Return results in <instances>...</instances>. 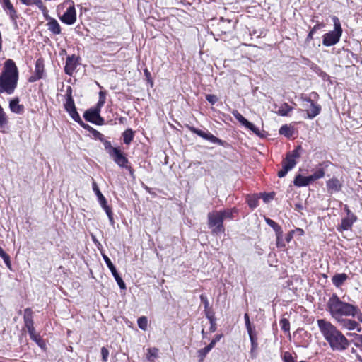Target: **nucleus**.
<instances>
[{
  "instance_id": "obj_16",
  "label": "nucleus",
  "mask_w": 362,
  "mask_h": 362,
  "mask_svg": "<svg viewBox=\"0 0 362 362\" xmlns=\"http://www.w3.org/2000/svg\"><path fill=\"white\" fill-rule=\"evenodd\" d=\"M192 131L195 133L196 134H197L198 136H201L202 138L206 139V140H208L209 141H211V143H214V144H222V141L221 139H219L218 138L216 137L215 136H214L212 134H211L210 132H205L202 130H200V129H196V128H192Z\"/></svg>"
},
{
  "instance_id": "obj_11",
  "label": "nucleus",
  "mask_w": 362,
  "mask_h": 362,
  "mask_svg": "<svg viewBox=\"0 0 362 362\" xmlns=\"http://www.w3.org/2000/svg\"><path fill=\"white\" fill-rule=\"evenodd\" d=\"M103 258L104 261L105 262L107 267L110 270V272H111L112 274L113 275L115 279L116 280L117 283L118 284L119 288L121 289H125L126 288L125 284L123 281L121 276L119 275L116 268L112 263L110 259L105 254H103Z\"/></svg>"
},
{
  "instance_id": "obj_64",
  "label": "nucleus",
  "mask_w": 362,
  "mask_h": 362,
  "mask_svg": "<svg viewBox=\"0 0 362 362\" xmlns=\"http://www.w3.org/2000/svg\"><path fill=\"white\" fill-rule=\"evenodd\" d=\"M245 322L250 320L249 315L247 313H245L244 315Z\"/></svg>"
},
{
  "instance_id": "obj_63",
  "label": "nucleus",
  "mask_w": 362,
  "mask_h": 362,
  "mask_svg": "<svg viewBox=\"0 0 362 362\" xmlns=\"http://www.w3.org/2000/svg\"><path fill=\"white\" fill-rule=\"evenodd\" d=\"M144 74L147 78L150 77V72L147 69L144 70Z\"/></svg>"
},
{
  "instance_id": "obj_46",
  "label": "nucleus",
  "mask_w": 362,
  "mask_h": 362,
  "mask_svg": "<svg viewBox=\"0 0 362 362\" xmlns=\"http://www.w3.org/2000/svg\"><path fill=\"white\" fill-rule=\"evenodd\" d=\"M200 300L204 305V312H205V313H206V310H210L209 308V300H208L206 296L204 294H202L200 296Z\"/></svg>"
},
{
  "instance_id": "obj_36",
  "label": "nucleus",
  "mask_w": 362,
  "mask_h": 362,
  "mask_svg": "<svg viewBox=\"0 0 362 362\" xmlns=\"http://www.w3.org/2000/svg\"><path fill=\"white\" fill-rule=\"evenodd\" d=\"M325 26V25L323 23H317L312 29L310 31V33H308V36H307V38H306V41L307 42H309L310 40H313V35L314 33H315V32L319 30V29H321L323 27Z\"/></svg>"
},
{
  "instance_id": "obj_18",
  "label": "nucleus",
  "mask_w": 362,
  "mask_h": 362,
  "mask_svg": "<svg viewBox=\"0 0 362 362\" xmlns=\"http://www.w3.org/2000/svg\"><path fill=\"white\" fill-rule=\"evenodd\" d=\"M300 156L298 149L293 150L291 153L286 156V159L284 160V164L288 169L291 170L296 165V158Z\"/></svg>"
},
{
  "instance_id": "obj_25",
  "label": "nucleus",
  "mask_w": 362,
  "mask_h": 362,
  "mask_svg": "<svg viewBox=\"0 0 362 362\" xmlns=\"http://www.w3.org/2000/svg\"><path fill=\"white\" fill-rule=\"evenodd\" d=\"M76 64L74 58L68 57L66 61V65L64 67V71L66 74L69 75H71L76 69Z\"/></svg>"
},
{
  "instance_id": "obj_40",
  "label": "nucleus",
  "mask_w": 362,
  "mask_h": 362,
  "mask_svg": "<svg viewBox=\"0 0 362 362\" xmlns=\"http://www.w3.org/2000/svg\"><path fill=\"white\" fill-rule=\"evenodd\" d=\"M105 103V95L103 91H100L99 93V100L96 105V106L94 107L96 110H99L100 112L102 107L104 105Z\"/></svg>"
},
{
  "instance_id": "obj_1",
  "label": "nucleus",
  "mask_w": 362,
  "mask_h": 362,
  "mask_svg": "<svg viewBox=\"0 0 362 362\" xmlns=\"http://www.w3.org/2000/svg\"><path fill=\"white\" fill-rule=\"evenodd\" d=\"M317 323L321 334L334 351H344L349 345V340L330 322L324 319L317 320Z\"/></svg>"
},
{
  "instance_id": "obj_37",
  "label": "nucleus",
  "mask_w": 362,
  "mask_h": 362,
  "mask_svg": "<svg viewBox=\"0 0 362 362\" xmlns=\"http://www.w3.org/2000/svg\"><path fill=\"white\" fill-rule=\"evenodd\" d=\"M0 257L4 259L6 267L8 269H11V263L10 261V257L7 255L4 250L0 247Z\"/></svg>"
},
{
  "instance_id": "obj_62",
  "label": "nucleus",
  "mask_w": 362,
  "mask_h": 362,
  "mask_svg": "<svg viewBox=\"0 0 362 362\" xmlns=\"http://www.w3.org/2000/svg\"><path fill=\"white\" fill-rule=\"evenodd\" d=\"M344 209L347 212V216H350L351 214H352L347 206H345Z\"/></svg>"
},
{
  "instance_id": "obj_17",
  "label": "nucleus",
  "mask_w": 362,
  "mask_h": 362,
  "mask_svg": "<svg viewBox=\"0 0 362 362\" xmlns=\"http://www.w3.org/2000/svg\"><path fill=\"white\" fill-rule=\"evenodd\" d=\"M45 18L48 21L47 23L48 30L54 35H59L61 33V27L57 21L49 16H45Z\"/></svg>"
},
{
  "instance_id": "obj_7",
  "label": "nucleus",
  "mask_w": 362,
  "mask_h": 362,
  "mask_svg": "<svg viewBox=\"0 0 362 362\" xmlns=\"http://www.w3.org/2000/svg\"><path fill=\"white\" fill-rule=\"evenodd\" d=\"M92 186H93V190L95 193V195L98 197V200L100 206L105 211L106 214L107 215L110 223H113L114 221H113V217H112V212L110 207L107 205V200H106L105 197L103 195V194L100 191V189L98 187V185L95 181H93Z\"/></svg>"
},
{
  "instance_id": "obj_6",
  "label": "nucleus",
  "mask_w": 362,
  "mask_h": 362,
  "mask_svg": "<svg viewBox=\"0 0 362 362\" xmlns=\"http://www.w3.org/2000/svg\"><path fill=\"white\" fill-rule=\"evenodd\" d=\"M66 92V100L64 104L65 109L74 121L82 123L81 119L76 111L74 100L71 96V88L70 86L68 87Z\"/></svg>"
},
{
  "instance_id": "obj_58",
  "label": "nucleus",
  "mask_w": 362,
  "mask_h": 362,
  "mask_svg": "<svg viewBox=\"0 0 362 362\" xmlns=\"http://www.w3.org/2000/svg\"><path fill=\"white\" fill-rule=\"evenodd\" d=\"M95 136H97L100 141H103L104 136L101 133L95 131Z\"/></svg>"
},
{
  "instance_id": "obj_26",
  "label": "nucleus",
  "mask_w": 362,
  "mask_h": 362,
  "mask_svg": "<svg viewBox=\"0 0 362 362\" xmlns=\"http://www.w3.org/2000/svg\"><path fill=\"white\" fill-rule=\"evenodd\" d=\"M348 279V276L344 274H337L332 277V283L337 287H340Z\"/></svg>"
},
{
  "instance_id": "obj_22",
  "label": "nucleus",
  "mask_w": 362,
  "mask_h": 362,
  "mask_svg": "<svg viewBox=\"0 0 362 362\" xmlns=\"http://www.w3.org/2000/svg\"><path fill=\"white\" fill-rule=\"evenodd\" d=\"M356 216L354 214L347 216L346 218L342 219L340 228L342 230H347L350 229L353 223L356 221Z\"/></svg>"
},
{
  "instance_id": "obj_60",
  "label": "nucleus",
  "mask_w": 362,
  "mask_h": 362,
  "mask_svg": "<svg viewBox=\"0 0 362 362\" xmlns=\"http://www.w3.org/2000/svg\"><path fill=\"white\" fill-rule=\"evenodd\" d=\"M355 317H357L358 320L362 322V313H361L360 310L359 313Z\"/></svg>"
},
{
  "instance_id": "obj_56",
  "label": "nucleus",
  "mask_w": 362,
  "mask_h": 362,
  "mask_svg": "<svg viewBox=\"0 0 362 362\" xmlns=\"http://www.w3.org/2000/svg\"><path fill=\"white\" fill-rule=\"evenodd\" d=\"M356 346L362 349V335H359L357 339Z\"/></svg>"
},
{
  "instance_id": "obj_44",
  "label": "nucleus",
  "mask_w": 362,
  "mask_h": 362,
  "mask_svg": "<svg viewBox=\"0 0 362 362\" xmlns=\"http://www.w3.org/2000/svg\"><path fill=\"white\" fill-rule=\"evenodd\" d=\"M104 147L108 154L110 156L113 153V150H117L118 148L112 147L110 141H103Z\"/></svg>"
},
{
  "instance_id": "obj_49",
  "label": "nucleus",
  "mask_w": 362,
  "mask_h": 362,
  "mask_svg": "<svg viewBox=\"0 0 362 362\" xmlns=\"http://www.w3.org/2000/svg\"><path fill=\"white\" fill-rule=\"evenodd\" d=\"M101 355L103 362H107L109 356V351L105 347H102Z\"/></svg>"
},
{
  "instance_id": "obj_30",
  "label": "nucleus",
  "mask_w": 362,
  "mask_h": 362,
  "mask_svg": "<svg viewBox=\"0 0 362 362\" xmlns=\"http://www.w3.org/2000/svg\"><path fill=\"white\" fill-rule=\"evenodd\" d=\"M292 110V107H291L288 103H285L279 107L276 113L281 116H287Z\"/></svg>"
},
{
  "instance_id": "obj_61",
  "label": "nucleus",
  "mask_w": 362,
  "mask_h": 362,
  "mask_svg": "<svg viewBox=\"0 0 362 362\" xmlns=\"http://www.w3.org/2000/svg\"><path fill=\"white\" fill-rule=\"evenodd\" d=\"M36 343H37V344H38V346H40V347H42V346H43V345H44V342H43V341H42V338L40 339V341H37Z\"/></svg>"
},
{
  "instance_id": "obj_10",
  "label": "nucleus",
  "mask_w": 362,
  "mask_h": 362,
  "mask_svg": "<svg viewBox=\"0 0 362 362\" xmlns=\"http://www.w3.org/2000/svg\"><path fill=\"white\" fill-rule=\"evenodd\" d=\"M66 3H70L71 5L66 11L60 17V20L67 24L73 25L76 21V12L73 1H68Z\"/></svg>"
},
{
  "instance_id": "obj_57",
  "label": "nucleus",
  "mask_w": 362,
  "mask_h": 362,
  "mask_svg": "<svg viewBox=\"0 0 362 362\" xmlns=\"http://www.w3.org/2000/svg\"><path fill=\"white\" fill-rule=\"evenodd\" d=\"M30 338L34 341L37 342V341H40L41 337L39 334H36L32 336Z\"/></svg>"
},
{
  "instance_id": "obj_54",
  "label": "nucleus",
  "mask_w": 362,
  "mask_h": 362,
  "mask_svg": "<svg viewBox=\"0 0 362 362\" xmlns=\"http://www.w3.org/2000/svg\"><path fill=\"white\" fill-rule=\"evenodd\" d=\"M262 198L264 202H268L273 199V195L272 194H263Z\"/></svg>"
},
{
  "instance_id": "obj_21",
  "label": "nucleus",
  "mask_w": 362,
  "mask_h": 362,
  "mask_svg": "<svg viewBox=\"0 0 362 362\" xmlns=\"http://www.w3.org/2000/svg\"><path fill=\"white\" fill-rule=\"evenodd\" d=\"M341 185V182L336 177H333L327 182V189L332 193L339 192Z\"/></svg>"
},
{
  "instance_id": "obj_19",
  "label": "nucleus",
  "mask_w": 362,
  "mask_h": 362,
  "mask_svg": "<svg viewBox=\"0 0 362 362\" xmlns=\"http://www.w3.org/2000/svg\"><path fill=\"white\" fill-rule=\"evenodd\" d=\"M250 340L251 342V349H250V357L252 359H255L257 357V350L258 348V343H257V332H251L248 333Z\"/></svg>"
},
{
  "instance_id": "obj_45",
  "label": "nucleus",
  "mask_w": 362,
  "mask_h": 362,
  "mask_svg": "<svg viewBox=\"0 0 362 362\" xmlns=\"http://www.w3.org/2000/svg\"><path fill=\"white\" fill-rule=\"evenodd\" d=\"M280 326L281 327V329L284 331V332H289L290 330V323H289V321L286 319V318H283L280 320Z\"/></svg>"
},
{
  "instance_id": "obj_29",
  "label": "nucleus",
  "mask_w": 362,
  "mask_h": 362,
  "mask_svg": "<svg viewBox=\"0 0 362 362\" xmlns=\"http://www.w3.org/2000/svg\"><path fill=\"white\" fill-rule=\"evenodd\" d=\"M265 221L270 227H272L274 230L276 236L279 237V235H282L283 231L281 230V228L275 221L269 218H265Z\"/></svg>"
},
{
  "instance_id": "obj_35",
  "label": "nucleus",
  "mask_w": 362,
  "mask_h": 362,
  "mask_svg": "<svg viewBox=\"0 0 362 362\" xmlns=\"http://www.w3.org/2000/svg\"><path fill=\"white\" fill-rule=\"evenodd\" d=\"M218 211L221 214L223 220L226 218H233L234 217V214L236 213V210L235 209H226Z\"/></svg>"
},
{
  "instance_id": "obj_34",
  "label": "nucleus",
  "mask_w": 362,
  "mask_h": 362,
  "mask_svg": "<svg viewBox=\"0 0 362 362\" xmlns=\"http://www.w3.org/2000/svg\"><path fill=\"white\" fill-rule=\"evenodd\" d=\"M8 122V117L2 107L0 105V128H4Z\"/></svg>"
},
{
  "instance_id": "obj_38",
  "label": "nucleus",
  "mask_w": 362,
  "mask_h": 362,
  "mask_svg": "<svg viewBox=\"0 0 362 362\" xmlns=\"http://www.w3.org/2000/svg\"><path fill=\"white\" fill-rule=\"evenodd\" d=\"M138 326L140 329L145 331L148 328V320L145 316L140 317L137 320Z\"/></svg>"
},
{
  "instance_id": "obj_4",
  "label": "nucleus",
  "mask_w": 362,
  "mask_h": 362,
  "mask_svg": "<svg viewBox=\"0 0 362 362\" xmlns=\"http://www.w3.org/2000/svg\"><path fill=\"white\" fill-rule=\"evenodd\" d=\"M334 23V30L325 33L323 35L322 44L325 46L329 47L337 44L341 36L342 29L341 23L337 16L332 17Z\"/></svg>"
},
{
  "instance_id": "obj_28",
  "label": "nucleus",
  "mask_w": 362,
  "mask_h": 362,
  "mask_svg": "<svg viewBox=\"0 0 362 362\" xmlns=\"http://www.w3.org/2000/svg\"><path fill=\"white\" fill-rule=\"evenodd\" d=\"M206 318L210 322V327L209 330L211 332H214L216 330V317H214V314L211 310H206V313H205Z\"/></svg>"
},
{
  "instance_id": "obj_12",
  "label": "nucleus",
  "mask_w": 362,
  "mask_h": 362,
  "mask_svg": "<svg viewBox=\"0 0 362 362\" xmlns=\"http://www.w3.org/2000/svg\"><path fill=\"white\" fill-rule=\"evenodd\" d=\"M23 318L25 326L28 331L30 337H31L32 336L36 334L35 329L33 326V311L30 308L25 309Z\"/></svg>"
},
{
  "instance_id": "obj_51",
  "label": "nucleus",
  "mask_w": 362,
  "mask_h": 362,
  "mask_svg": "<svg viewBox=\"0 0 362 362\" xmlns=\"http://www.w3.org/2000/svg\"><path fill=\"white\" fill-rule=\"evenodd\" d=\"M290 170L284 164H283L282 169L278 172V176L279 177H284L287 173Z\"/></svg>"
},
{
  "instance_id": "obj_50",
  "label": "nucleus",
  "mask_w": 362,
  "mask_h": 362,
  "mask_svg": "<svg viewBox=\"0 0 362 362\" xmlns=\"http://www.w3.org/2000/svg\"><path fill=\"white\" fill-rule=\"evenodd\" d=\"M206 99L209 103H210L212 105L215 104L218 100V98L215 95L211 94L206 95Z\"/></svg>"
},
{
  "instance_id": "obj_23",
  "label": "nucleus",
  "mask_w": 362,
  "mask_h": 362,
  "mask_svg": "<svg viewBox=\"0 0 362 362\" xmlns=\"http://www.w3.org/2000/svg\"><path fill=\"white\" fill-rule=\"evenodd\" d=\"M313 182L311 176L304 177L301 175H298L294 180V185L298 187H303L308 185Z\"/></svg>"
},
{
  "instance_id": "obj_32",
  "label": "nucleus",
  "mask_w": 362,
  "mask_h": 362,
  "mask_svg": "<svg viewBox=\"0 0 362 362\" xmlns=\"http://www.w3.org/2000/svg\"><path fill=\"white\" fill-rule=\"evenodd\" d=\"M124 144H129L134 139V132L131 129H128L122 134Z\"/></svg>"
},
{
  "instance_id": "obj_41",
  "label": "nucleus",
  "mask_w": 362,
  "mask_h": 362,
  "mask_svg": "<svg viewBox=\"0 0 362 362\" xmlns=\"http://www.w3.org/2000/svg\"><path fill=\"white\" fill-rule=\"evenodd\" d=\"M279 133L281 135L290 137L292 136L293 131L288 125H283L279 129Z\"/></svg>"
},
{
  "instance_id": "obj_42",
  "label": "nucleus",
  "mask_w": 362,
  "mask_h": 362,
  "mask_svg": "<svg viewBox=\"0 0 362 362\" xmlns=\"http://www.w3.org/2000/svg\"><path fill=\"white\" fill-rule=\"evenodd\" d=\"M310 176L312 177L313 181L316 180L325 176V171L322 168H319Z\"/></svg>"
},
{
  "instance_id": "obj_48",
  "label": "nucleus",
  "mask_w": 362,
  "mask_h": 362,
  "mask_svg": "<svg viewBox=\"0 0 362 362\" xmlns=\"http://www.w3.org/2000/svg\"><path fill=\"white\" fill-rule=\"evenodd\" d=\"M283 360L284 362H295L292 355L287 351L284 354Z\"/></svg>"
},
{
  "instance_id": "obj_3",
  "label": "nucleus",
  "mask_w": 362,
  "mask_h": 362,
  "mask_svg": "<svg viewBox=\"0 0 362 362\" xmlns=\"http://www.w3.org/2000/svg\"><path fill=\"white\" fill-rule=\"evenodd\" d=\"M327 311L337 322L346 317H355L359 309L357 306L344 302L337 294H332L327 304Z\"/></svg>"
},
{
  "instance_id": "obj_59",
  "label": "nucleus",
  "mask_w": 362,
  "mask_h": 362,
  "mask_svg": "<svg viewBox=\"0 0 362 362\" xmlns=\"http://www.w3.org/2000/svg\"><path fill=\"white\" fill-rule=\"evenodd\" d=\"M292 238H293V232H291V233H289L286 235V241H287V242H289V241L292 239Z\"/></svg>"
},
{
  "instance_id": "obj_5",
  "label": "nucleus",
  "mask_w": 362,
  "mask_h": 362,
  "mask_svg": "<svg viewBox=\"0 0 362 362\" xmlns=\"http://www.w3.org/2000/svg\"><path fill=\"white\" fill-rule=\"evenodd\" d=\"M209 226L213 228V233H222L224 232L223 217L218 211H215L208 214Z\"/></svg>"
},
{
  "instance_id": "obj_14",
  "label": "nucleus",
  "mask_w": 362,
  "mask_h": 362,
  "mask_svg": "<svg viewBox=\"0 0 362 362\" xmlns=\"http://www.w3.org/2000/svg\"><path fill=\"white\" fill-rule=\"evenodd\" d=\"M232 114L234 117L243 126L246 128L250 129L252 132L258 134L259 130L257 127H256L253 124L247 121L238 110H233L232 111Z\"/></svg>"
},
{
  "instance_id": "obj_13",
  "label": "nucleus",
  "mask_w": 362,
  "mask_h": 362,
  "mask_svg": "<svg viewBox=\"0 0 362 362\" xmlns=\"http://www.w3.org/2000/svg\"><path fill=\"white\" fill-rule=\"evenodd\" d=\"M110 156L119 166L129 168L132 173L131 168H129L127 165L128 159L123 155L120 149L113 150V153Z\"/></svg>"
},
{
  "instance_id": "obj_53",
  "label": "nucleus",
  "mask_w": 362,
  "mask_h": 362,
  "mask_svg": "<svg viewBox=\"0 0 362 362\" xmlns=\"http://www.w3.org/2000/svg\"><path fill=\"white\" fill-rule=\"evenodd\" d=\"M276 245L278 247H284L285 245L282 242V235L276 236Z\"/></svg>"
},
{
  "instance_id": "obj_27",
  "label": "nucleus",
  "mask_w": 362,
  "mask_h": 362,
  "mask_svg": "<svg viewBox=\"0 0 362 362\" xmlns=\"http://www.w3.org/2000/svg\"><path fill=\"white\" fill-rule=\"evenodd\" d=\"M35 74L42 78L44 75V63L40 59H38L35 62Z\"/></svg>"
},
{
  "instance_id": "obj_55",
  "label": "nucleus",
  "mask_w": 362,
  "mask_h": 362,
  "mask_svg": "<svg viewBox=\"0 0 362 362\" xmlns=\"http://www.w3.org/2000/svg\"><path fill=\"white\" fill-rule=\"evenodd\" d=\"M39 79H40V78H39V76H36V74H34L33 76H31L29 78L28 81H29V82L33 83V82H35V81H37V80H39Z\"/></svg>"
},
{
  "instance_id": "obj_47",
  "label": "nucleus",
  "mask_w": 362,
  "mask_h": 362,
  "mask_svg": "<svg viewBox=\"0 0 362 362\" xmlns=\"http://www.w3.org/2000/svg\"><path fill=\"white\" fill-rule=\"evenodd\" d=\"M223 337V334H217L215 336V337L214 338V339H212V341H211V343L208 345V346L212 349L214 346L216 345V344L220 341V339L222 338Z\"/></svg>"
},
{
  "instance_id": "obj_2",
  "label": "nucleus",
  "mask_w": 362,
  "mask_h": 362,
  "mask_svg": "<svg viewBox=\"0 0 362 362\" xmlns=\"http://www.w3.org/2000/svg\"><path fill=\"white\" fill-rule=\"evenodd\" d=\"M18 69L14 61L11 59L6 60L0 74V93L13 94L18 85Z\"/></svg>"
},
{
  "instance_id": "obj_39",
  "label": "nucleus",
  "mask_w": 362,
  "mask_h": 362,
  "mask_svg": "<svg viewBox=\"0 0 362 362\" xmlns=\"http://www.w3.org/2000/svg\"><path fill=\"white\" fill-rule=\"evenodd\" d=\"M211 349L206 346L204 349H201L198 350V357L199 358V362H203L204 360V358L206 357V354L211 351Z\"/></svg>"
},
{
  "instance_id": "obj_8",
  "label": "nucleus",
  "mask_w": 362,
  "mask_h": 362,
  "mask_svg": "<svg viewBox=\"0 0 362 362\" xmlns=\"http://www.w3.org/2000/svg\"><path fill=\"white\" fill-rule=\"evenodd\" d=\"M303 102V107L307 111V117L309 119H313L318 115L321 110V107L315 104L310 98H302Z\"/></svg>"
},
{
  "instance_id": "obj_24",
  "label": "nucleus",
  "mask_w": 362,
  "mask_h": 362,
  "mask_svg": "<svg viewBox=\"0 0 362 362\" xmlns=\"http://www.w3.org/2000/svg\"><path fill=\"white\" fill-rule=\"evenodd\" d=\"M0 4L2 5L4 10H8L9 11L11 18L14 20L16 18V11L10 0H0Z\"/></svg>"
},
{
  "instance_id": "obj_9",
  "label": "nucleus",
  "mask_w": 362,
  "mask_h": 362,
  "mask_svg": "<svg viewBox=\"0 0 362 362\" xmlns=\"http://www.w3.org/2000/svg\"><path fill=\"white\" fill-rule=\"evenodd\" d=\"M100 111L95 108H90L86 110L83 115L85 119L97 125H103L104 119L100 117Z\"/></svg>"
},
{
  "instance_id": "obj_20",
  "label": "nucleus",
  "mask_w": 362,
  "mask_h": 362,
  "mask_svg": "<svg viewBox=\"0 0 362 362\" xmlns=\"http://www.w3.org/2000/svg\"><path fill=\"white\" fill-rule=\"evenodd\" d=\"M9 108L12 112L16 114L21 115L24 112V106L19 103L18 98H15L10 101Z\"/></svg>"
},
{
  "instance_id": "obj_52",
  "label": "nucleus",
  "mask_w": 362,
  "mask_h": 362,
  "mask_svg": "<svg viewBox=\"0 0 362 362\" xmlns=\"http://www.w3.org/2000/svg\"><path fill=\"white\" fill-rule=\"evenodd\" d=\"M245 326L248 333L256 332L255 327L252 326L250 320L245 322Z\"/></svg>"
},
{
  "instance_id": "obj_15",
  "label": "nucleus",
  "mask_w": 362,
  "mask_h": 362,
  "mask_svg": "<svg viewBox=\"0 0 362 362\" xmlns=\"http://www.w3.org/2000/svg\"><path fill=\"white\" fill-rule=\"evenodd\" d=\"M343 328H345L348 330H356L357 332H361V327L360 325L355 320L343 318L339 322H337Z\"/></svg>"
},
{
  "instance_id": "obj_31",
  "label": "nucleus",
  "mask_w": 362,
  "mask_h": 362,
  "mask_svg": "<svg viewBox=\"0 0 362 362\" xmlns=\"http://www.w3.org/2000/svg\"><path fill=\"white\" fill-rule=\"evenodd\" d=\"M158 349L157 348H149L147 349L146 358L150 362H153L158 357Z\"/></svg>"
},
{
  "instance_id": "obj_43",
  "label": "nucleus",
  "mask_w": 362,
  "mask_h": 362,
  "mask_svg": "<svg viewBox=\"0 0 362 362\" xmlns=\"http://www.w3.org/2000/svg\"><path fill=\"white\" fill-rule=\"evenodd\" d=\"M247 203L250 208L255 209L258 205V198L256 196L248 197Z\"/></svg>"
},
{
  "instance_id": "obj_33",
  "label": "nucleus",
  "mask_w": 362,
  "mask_h": 362,
  "mask_svg": "<svg viewBox=\"0 0 362 362\" xmlns=\"http://www.w3.org/2000/svg\"><path fill=\"white\" fill-rule=\"evenodd\" d=\"M21 1L27 6L35 5L40 9L45 8L42 0H21Z\"/></svg>"
}]
</instances>
